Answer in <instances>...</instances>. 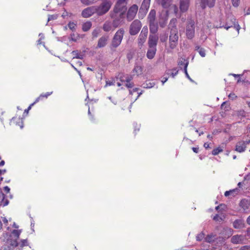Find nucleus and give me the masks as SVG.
Returning <instances> with one entry per match:
<instances>
[{
    "instance_id": "obj_1",
    "label": "nucleus",
    "mask_w": 250,
    "mask_h": 250,
    "mask_svg": "<svg viewBox=\"0 0 250 250\" xmlns=\"http://www.w3.org/2000/svg\"><path fill=\"white\" fill-rule=\"evenodd\" d=\"M21 232V229H14L6 239L7 247L4 250H13L14 248L19 246L18 242Z\"/></svg>"
},
{
    "instance_id": "obj_2",
    "label": "nucleus",
    "mask_w": 250,
    "mask_h": 250,
    "mask_svg": "<svg viewBox=\"0 0 250 250\" xmlns=\"http://www.w3.org/2000/svg\"><path fill=\"white\" fill-rule=\"evenodd\" d=\"M156 13L155 9H151L147 18L150 33L152 34H156L159 28L158 23L156 21Z\"/></svg>"
},
{
    "instance_id": "obj_3",
    "label": "nucleus",
    "mask_w": 250,
    "mask_h": 250,
    "mask_svg": "<svg viewBox=\"0 0 250 250\" xmlns=\"http://www.w3.org/2000/svg\"><path fill=\"white\" fill-rule=\"evenodd\" d=\"M125 34V30L123 28L118 29L114 34L110 44L111 50L117 48L121 44Z\"/></svg>"
},
{
    "instance_id": "obj_4",
    "label": "nucleus",
    "mask_w": 250,
    "mask_h": 250,
    "mask_svg": "<svg viewBox=\"0 0 250 250\" xmlns=\"http://www.w3.org/2000/svg\"><path fill=\"white\" fill-rule=\"evenodd\" d=\"M112 4L110 0H103V2L100 5L95 6L97 15L101 16L106 14L110 9Z\"/></svg>"
},
{
    "instance_id": "obj_5",
    "label": "nucleus",
    "mask_w": 250,
    "mask_h": 250,
    "mask_svg": "<svg viewBox=\"0 0 250 250\" xmlns=\"http://www.w3.org/2000/svg\"><path fill=\"white\" fill-rule=\"evenodd\" d=\"M178 33L176 25L173 26L170 30L169 37V47L171 49H174L178 44Z\"/></svg>"
},
{
    "instance_id": "obj_6",
    "label": "nucleus",
    "mask_w": 250,
    "mask_h": 250,
    "mask_svg": "<svg viewBox=\"0 0 250 250\" xmlns=\"http://www.w3.org/2000/svg\"><path fill=\"white\" fill-rule=\"evenodd\" d=\"M195 27L194 20L192 19L188 20L186 28V36L188 39L191 40L194 37Z\"/></svg>"
},
{
    "instance_id": "obj_7",
    "label": "nucleus",
    "mask_w": 250,
    "mask_h": 250,
    "mask_svg": "<svg viewBox=\"0 0 250 250\" xmlns=\"http://www.w3.org/2000/svg\"><path fill=\"white\" fill-rule=\"evenodd\" d=\"M142 27L141 22L138 20H134L130 24L129 32L132 36L137 35Z\"/></svg>"
},
{
    "instance_id": "obj_8",
    "label": "nucleus",
    "mask_w": 250,
    "mask_h": 250,
    "mask_svg": "<svg viewBox=\"0 0 250 250\" xmlns=\"http://www.w3.org/2000/svg\"><path fill=\"white\" fill-rule=\"evenodd\" d=\"M96 8L95 6H91L84 9L81 13L82 17L88 18L96 13Z\"/></svg>"
},
{
    "instance_id": "obj_9",
    "label": "nucleus",
    "mask_w": 250,
    "mask_h": 250,
    "mask_svg": "<svg viewBox=\"0 0 250 250\" xmlns=\"http://www.w3.org/2000/svg\"><path fill=\"white\" fill-rule=\"evenodd\" d=\"M138 11V6L136 4H133L128 9L127 15L126 19L129 21H131L134 19Z\"/></svg>"
},
{
    "instance_id": "obj_10",
    "label": "nucleus",
    "mask_w": 250,
    "mask_h": 250,
    "mask_svg": "<svg viewBox=\"0 0 250 250\" xmlns=\"http://www.w3.org/2000/svg\"><path fill=\"white\" fill-rule=\"evenodd\" d=\"M159 37L157 34H150L148 37V44L149 47L156 48Z\"/></svg>"
},
{
    "instance_id": "obj_11",
    "label": "nucleus",
    "mask_w": 250,
    "mask_h": 250,
    "mask_svg": "<svg viewBox=\"0 0 250 250\" xmlns=\"http://www.w3.org/2000/svg\"><path fill=\"white\" fill-rule=\"evenodd\" d=\"M124 13H120L119 16L115 18L112 22V26L114 28H117L123 23L124 18Z\"/></svg>"
},
{
    "instance_id": "obj_12",
    "label": "nucleus",
    "mask_w": 250,
    "mask_h": 250,
    "mask_svg": "<svg viewBox=\"0 0 250 250\" xmlns=\"http://www.w3.org/2000/svg\"><path fill=\"white\" fill-rule=\"evenodd\" d=\"M216 0H200V6L203 9L207 7L212 8L214 6Z\"/></svg>"
},
{
    "instance_id": "obj_13",
    "label": "nucleus",
    "mask_w": 250,
    "mask_h": 250,
    "mask_svg": "<svg viewBox=\"0 0 250 250\" xmlns=\"http://www.w3.org/2000/svg\"><path fill=\"white\" fill-rule=\"evenodd\" d=\"M148 33V28L147 26H144L141 31V32L139 35L138 40L140 43H144Z\"/></svg>"
},
{
    "instance_id": "obj_14",
    "label": "nucleus",
    "mask_w": 250,
    "mask_h": 250,
    "mask_svg": "<svg viewBox=\"0 0 250 250\" xmlns=\"http://www.w3.org/2000/svg\"><path fill=\"white\" fill-rule=\"evenodd\" d=\"M189 0H180V10L182 13L188 11L189 6Z\"/></svg>"
},
{
    "instance_id": "obj_15",
    "label": "nucleus",
    "mask_w": 250,
    "mask_h": 250,
    "mask_svg": "<svg viewBox=\"0 0 250 250\" xmlns=\"http://www.w3.org/2000/svg\"><path fill=\"white\" fill-rule=\"evenodd\" d=\"M150 3V0H144L139 10V14L143 12L145 14L147 12Z\"/></svg>"
},
{
    "instance_id": "obj_16",
    "label": "nucleus",
    "mask_w": 250,
    "mask_h": 250,
    "mask_svg": "<svg viewBox=\"0 0 250 250\" xmlns=\"http://www.w3.org/2000/svg\"><path fill=\"white\" fill-rule=\"evenodd\" d=\"M126 9L127 7L125 4H120L119 5H117V3H116L114 7L113 11L115 13L121 12L124 13V15H125Z\"/></svg>"
},
{
    "instance_id": "obj_17",
    "label": "nucleus",
    "mask_w": 250,
    "mask_h": 250,
    "mask_svg": "<svg viewBox=\"0 0 250 250\" xmlns=\"http://www.w3.org/2000/svg\"><path fill=\"white\" fill-rule=\"evenodd\" d=\"M108 40V36H103L98 40L97 48H103L104 47Z\"/></svg>"
},
{
    "instance_id": "obj_18",
    "label": "nucleus",
    "mask_w": 250,
    "mask_h": 250,
    "mask_svg": "<svg viewBox=\"0 0 250 250\" xmlns=\"http://www.w3.org/2000/svg\"><path fill=\"white\" fill-rule=\"evenodd\" d=\"M247 144L245 141L239 142L236 145L235 150L241 153L245 151Z\"/></svg>"
},
{
    "instance_id": "obj_19",
    "label": "nucleus",
    "mask_w": 250,
    "mask_h": 250,
    "mask_svg": "<svg viewBox=\"0 0 250 250\" xmlns=\"http://www.w3.org/2000/svg\"><path fill=\"white\" fill-rule=\"evenodd\" d=\"M243 237L241 235H235L232 236L231 238V242L234 244L242 243Z\"/></svg>"
},
{
    "instance_id": "obj_20",
    "label": "nucleus",
    "mask_w": 250,
    "mask_h": 250,
    "mask_svg": "<svg viewBox=\"0 0 250 250\" xmlns=\"http://www.w3.org/2000/svg\"><path fill=\"white\" fill-rule=\"evenodd\" d=\"M156 48L149 47V49H148L146 53L147 58L150 60L152 59L156 54Z\"/></svg>"
},
{
    "instance_id": "obj_21",
    "label": "nucleus",
    "mask_w": 250,
    "mask_h": 250,
    "mask_svg": "<svg viewBox=\"0 0 250 250\" xmlns=\"http://www.w3.org/2000/svg\"><path fill=\"white\" fill-rule=\"evenodd\" d=\"M233 227L236 229H240L244 227L243 221L240 219L235 220L233 223Z\"/></svg>"
},
{
    "instance_id": "obj_22",
    "label": "nucleus",
    "mask_w": 250,
    "mask_h": 250,
    "mask_svg": "<svg viewBox=\"0 0 250 250\" xmlns=\"http://www.w3.org/2000/svg\"><path fill=\"white\" fill-rule=\"evenodd\" d=\"M132 79V76L126 75L125 79V81L126 82L125 86L128 88H132L134 86L133 83L130 82Z\"/></svg>"
},
{
    "instance_id": "obj_23",
    "label": "nucleus",
    "mask_w": 250,
    "mask_h": 250,
    "mask_svg": "<svg viewBox=\"0 0 250 250\" xmlns=\"http://www.w3.org/2000/svg\"><path fill=\"white\" fill-rule=\"evenodd\" d=\"M239 205L244 210H247L250 207L249 202L246 199H242L240 202Z\"/></svg>"
},
{
    "instance_id": "obj_24",
    "label": "nucleus",
    "mask_w": 250,
    "mask_h": 250,
    "mask_svg": "<svg viewBox=\"0 0 250 250\" xmlns=\"http://www.w3.org/2000/svg\"><path fill=\"white\" fill-rule=\"evenodd\" d=\"M92 26V23L90 21L84 22L82 24V30L84 32L88 31Z\"/></svg>"
},
{
    "instance_id": "obj_25",
    "label": "nucleus",
    "mask_w": 250,
    "mask_h": 250,
    "mask_svg": "<svg viewBox=\"0 0 250 250\" xmlns=\"http://www.w3.org/2000/svg\"><path fill=\"white\" fill-rule=\"evenodd\" d=\"M112 24L108 21H106L103 26V30L105 32H109L111 30Z\"/></svg>"
},
{
    "instance_id": "obj_26",
    "label": "nucleus",
    "mask_w": 250,
    "mask_h": 250,
    "mask_svg": "<svg viewBox=\"0 0 250 250\" xmlns=\"http://www.w3.org/2000/svg\"><path fill=\"white\" fill-rule=\"evenodd\" d=\"M73 56V59H83L84 55L81 52H79L78 50H74L71 52Z\"/></svg>"
},
{
    "instance_id": "obj_27",
    "label": "nucleus",
    "mask_w": 250,
    "mask_h": 250,
    "mask_svg": "<svg viewBox=\"0 0 250 250\" xmlns=\"http://www.w3.org/2000/svg\"><path fill=\"white\" fill-rule=\"evenodd\" d=\"M195 50L198 51L202 57H205L206 56V51L205 49L201 47L199 45L195 46Z\"/></svg>"
},
{
    "instance_id": "obj_28",
    "label": "nucleus",
    "mask_w": 250,
    "mask_h": 250,
    "mask_svg": "<svg viewBox=\"0 0 250 250\" xmlns=\"http://www.w3.org/2000/svg\"><path fill=\"white\" fill-rule=\"evenodd\" d=\"M215 235L212 233L207 235L205 237V241L208 243H212L214 241Z\"/></svg>"
},
{
    "instance_id": "obj_29",
    "label": "nucleus",
    "mask_w": 250,
    "mask_h": 250,
    "mask_svg": "<svg viewBox=\"0 0 250 250\" xmlns=\"http://www.w3.org/2000/svg\"><path fill=\"white\" fill-rule=\"evenodd\" d=\"M172 0H161V4L164 8H167L170 5Z\"/></svg>"
},
{
    "instance_id": "obj_30",
    "label": "nucleus",
    "mask_w": 250,
    "mask_h": 250,
    "mask_svg": "<svg viewBox=\"0 0 250 250\" xmlns=\"http://www.w3.org/2000/svg\"><path fill=\"white\" fill-rule=\"evenodd\" d=\"M19 247L18 249L19 250H22L23 247L28 246V243L27 239H21L20 243H19Z\"/></svg>"
},
{
    "instance_id": "obj_31",
    "label": "nucleus",
    "mask_w": 250,
    "mask_h": 250,
    "mask_svg": "<svg viewBox=\"0 0 250 250\" xmlns=\"http://www.w3.org/2000/svg\"><path fill=\"white\" fill-rule=\"evenodd\" d=\"M167 19L166 17H164L162 19H159L158 25H159L162 28L165 27L167 23Z\"/></svg>"
},
{
    "instance_id": "obj_32",
    "label": "nucleus",
    "mask_w": 250,
    "mask_h": 250,
    "mask_svg": "<svg viewBox=\"0 0 250 250\" xmlns=\"http://www.w3.org/2000/svg\"><path fill=\"white\" fill-rule=\"evenodd\" d=\"M52 93V92H46L45 94H42L38 97L35 101V103H37L39 102V101L43 98H47L49 96H50Z\"/></svg>"
},
{
    "instance_id": "obj_33",
    "label": "nucleus",
    "mask_w": 250,
    "mask_h": 250,
    "mask_svg": "<svg viewBox=\"0 0 250 250\" xmlns=\"http://www.w3.org/2000/svg\"><path fill=\"white\" fill-rule=\"evenodd\" d=\"M16 120H18L19 121L16 122V125L20 126L21 128L22 129L23 128V121L20 118H17L16 117H13L11 120L15 121Z\"/></svg>"
},
{
    "instance_id": "obj_34",
    "label": "nucleus",
    "mask_w": 250,
    "mask_h": 250,
    "mask_svg": "<svg viewBox=\"0 0 250 250\" xmlns=\"http://www.w3.org/2000/svg\"><path fill=\"white\" fill-rule=\"evenodd\" d=\"M155 85L154 82H151L150 81H147L145 83L143 84V87L145 88H150L153 87Z\"/></svg>"
},
{
    "instance_id": "obj_35",
    "label": "nucleus",
    "mask_w": 250,
    "mask_h": 250,
    "mask_svg": "<svg viewBox=\"0 0 250 250\" xmlns=\"http://www.w3.org/2000/svg\"><path fill=\"white\" fill-rule=\"evenodd\" d=\"M68 27L72 31H75L76 30L77 24L73 21H70L67 24Z\"/></svg>"
},
{
    "instance_id": "obj_36",
    "label": "nucleus",
    "mask_w": 250,
    "mask_h": 250,
    "mask_svg": "<svg viewBox=\"0 0 250 250\" xmlns=\"http://www.w3.org/2000/svg\"><path fill=\"white\" fill-rule=\"evenodd\" d=\"M188 62H187L186 64H185V66H184V73L186 75V77L191 82H193V81L192 80V79L190 77V76H189L188 73V71H187V67H188Z\"/></svg>"
},
{
    "instance_id": "obj_37",
    "label": "nucleus",
    "mask_w": 250,
    "mask_h": 250,
    "mask_svg": "<svg viewBox=\"0 0 250 250\" xmlns=\"http://www.w3.org/2000/svg\"><path fill=\"white\" fill-rule=\"evenodd\" d=\"M223 151V149L221 148L220 146H219L217 148L213 149V150L212 151L211 153L213 155L215 156L218 154L220 152H221Z\"/></svg>"
},
{
    "instance_id": "obj_38",
    "label": "nucleus",
    "mask_w": 250,
    "mask_h": 250,
    "mask_svg": "<svg viewBox=\"0 0 250 250\" xmlns=\"http://www.w3.org/2000/svg\"><path fill=\"white\" fill-rule=\"evenodd\" d=\"M168 38V35L166 33L161 34L160 36V40L162 42H165L167 41Z\"/></svg>"
},
{
    "instance_id": "obj_39",
    "label": "nucleus",
    "mask_w": 250,
    "mask_h": 250,
    "mask_svg": "<svg viewBox=\"0 0 250 250\" xmlns=\"http://www.w3.org/2000/svg\"><path fill=\"white\" fill-rule=\"evenodd\" d=\"M171 71V73H167L168 74H170L172 78H174L176 75H177L178 73V70H177V68H172L171 70H169L168 71Z\"/></svg>"
},
{
    "instance_id": "obj_40",
    "label": "nucleus",
    "mask_w": 250,
    "mask_h": 250,
    "mask_svg": "<svg viewBox=\"0 0 250 250\" xmlns=\"http://www.w3.org/2000/svg\"><path fill=\"white\" fill-rule=\"evenodd\" d=\"M203 239H205V233L203 232H201L198 234L196 237V240L197 241H201Z\"/></svg>"
},
{
    "instance_id": "obj_41",
    "label": "nucleus",
    "mask_w": 250,
    "mask_h": 250,
    "mask_svg": "<svg viewBox=\"0 0 250 250\" xmlns=\"http://www.w3.org/2000/svg\"><path fill=\"white\" fill-rule=\"evenodd\" d=\"M187 62L188 63V60L182 59V60H180L178 62V65H179L180 67H181V66H182V65H184V66H185V64Z\"/></svg>"
},
{
    "instance_id": "obj_42",
    "label": "nucleus",
    "mask_w": 250,
    "mask_h": 250,
    "mask_svg": "<svg viewBox=\"0 0 250 250\" xmlns=\"http://www.w3.org/2000/svg\"><path fill=\"white\" fill-rule=\"evenodd\" d=\"M100 32V29H95L92 32V35L93 38H96L98 36V35Z\"/></svg>"
},
{
    "instance_id": "obj_43",
    "label": "nucleus",
    "mask_w": 250,
    "mask_h": 250,
    "mask_svg": "<svg viewBox=\"0 0 250 250\" xmlns=\"http://www.w3.org/2000/svg\"><path fill=\"white\" fill-rule=\"evenodd\" d=\"M58 18L57 15H49L48 17V21H49L52 20H56Z\"/></svg>"
},
{
    "instance_id": "obj_44",
    "label": "nucleus",
    "mask_w": 250,
    "mask_h": 250,
    "mask_svg": "<svg viewBox=\"0 0 250 250\" xmlns=\"http://www.w3.org/2000/svg\"><path fill=\"white\" fill-rule=\"evenodd\" d=\"M232 4L234 7H237L239 6L240 0H231Z\"/></svg>"
},
{
    "instance_id": "obj_45",
    "label": "nucleus",
    "mask_w": 250,
    "mask_h": 250,
    "mask_svg": "<svg viewBox=\"0 0 250 250\" xmlns=\"http://www.w3.org/2000/svg\"><path fill=\"white\" fill-rule=\"evenodd\" d=\"M232 4L234 7H237L239 6L240 0H231Z\"/></svg>"
},
{
    "instance_id": "obj_46",
    "label": "nucleus",
    "mask_w": 250,
    "mask_h": 250,
    "mask_svg": "<svg viewBox=\"0 0 250 250\" xmlns=\"http://www.w3.org/2000/svg\"><path fill=\"white\" fill-rule=\"evenodd\" d=\"M133 126H134V131L136 133V131H139L141 125L140 124L138 125L136 123L134 122L133 123Z\"/></svg>"
},
{
    "instance_id": "obj_47",
    "label": "nucleus",
    "mask_w": 250,
    "mask_h": 250,
    "mask_svg": "<svg viewBox=\"0 0 250 250\" xmlns=\"http://www.w3.org/2000/svg\"><path fill=\"white\" fill-rule=\"evenodd\" d=\"M2 195L3 197V199H2V202L3 203V206H6L8 205L9 201L7 199L4 200L5 195L3 193H2Z\"/></svg>"
},
{
    "instance_id": "obj_48",
    "label": "nucleus",
    "mask_w": 250,
    "mask_h": 250,
    "mask_svg": "<svg viewBox=\"0 0 250 250\" xmlns=\"http://www.w3.org/2000/svg\"><path fill=\"white\" fill-rule=\"evenodd\" d=\"M233 20H234V22L232 23V25H234V28L238 31H239V30H240V25L237 22V23H235V19L233 18Z\"/></svg>"
},
{
    "instance_id": "obj_49",
    "label": "nucleus",
    "mask_w": 250,
    "mask_h": 250,
    "mask_svg": "<svg viewBox=\"0 0 250 250\" xmlns=\"http://www.w3.org/2000/svg\"><path fill=\"white\" fill-rule=\"evenodd\" d=\"M237 189H238V188H236L235 189H234L230 190H229V191H226L225 192L224 195H225V196H228L229 195H230V193L231 192H235Z\"/></svg>"
},
{
    "instance_id": "obj_50",
    "label": "nucleus",
    "mask_w": 250,
    "mask_h": 250,
    "mask_svg": "<svg viewBox=\"0 0 250 250\" xmlns=\"http://www.w3.org/2000/svg\"><path fill=\"white\" fill-rule=\"evenodd\" d=\"M126 76V75H124L123 74H120L118 75V78L121 82H125V79H124V77L125 78Z\"/></svg>"
},
{
    "instance_id": "obj_51",
    "label": "nucleus",
    "mask_w": 250,
    "mask_h": 250,
    "mask_svg": "<svg viewBox=\"0 0 250 250\" xmlns=\"http://www.w3.org/2000/svg\"><path fill=\"white\" fill-rule=\"evenodd\" d=\"M114 83H115V81H106V84L104 86V87H106L107 86H111V85H114Z\"/></svg>"
},
{
    "instance_id": "obj_52",
    "label": "nucleus",
    "mask_w": 250,
    "mask_h": 250,
    "mask_svg": "<svg viewBox=\"0 0 250 250\" xmlns=\"http://www.w3.org/2000/svg\"><path fill=\"white\" fill-rule=\"evenodd\" d=\"M81 2L85 5H89L91 4L90 0H80Z\"/></svg>"
},
{
    "instance_id": "obj_53",
    "label": "nucleus",
    "mask_w": 250,
    "mask_h": 250,
    "mask_svg": "<svg viewBox=\"0 0 250 250\" xmlns=\"http://www.w3.org/2000/svg\"><path fill=\"white\" fill-rule=\"evenodd\" d=\"M126 0H117L116 3H117V5H119L120 4H124L126 5Z\"/></svg>"
},
{
    "instance_id": "obj_54",
    "label": "nucleus",
    "mask_w": 250,
    "mask_h": 250,
    "mask_svg": "<svg viewBox=\"0 0 250 250\" xmlns=\"http://www.w3.org/2000/svg\"><path fill=\"white\" fill-rule=\"evenodd\" d=\"M36 103H35V102L34 103H33L32 104H31L28 107L25 109L24 110V113H28V111L31 108V107L34 104H35Z\"/></svg>"
},
{
    "instance_id": "obj_55",
    "label": "nucleus",
    "mask_w": 250,
    "mask_h": 250,
    "mask_svg": "<svg viewBox=\"0 0 250 250\" xmlns=\"http://www.w3.org/2000/svg\"><path fill=\"white\" fill-rule=\"evenodd\" d=\"M240 250H250V246L248 245H246L242 247Z\"/></svg>"
},
{
    "instance_id": "obj_56",
    "label": "nucleus",
    "mask_w": 250,
    "mask_h": 250,
    "mask_svg": "<svg viewBox=\"0 0 250 250\" xmlns=\"http://www.w3.org/2000/svg\"><path fill=\"white\" fill-rule=\"evenodd\" d=\"M138 71H140V72L142 71L141 67L138 66H135L133 69V71H135L137 73Z\"/></svg>"
},
{
    "instance_id": "obj_57",
    "label": "nucleus",
    "mask_w": 250,
    "mask_h": 250,
    "mask_svg": "<svg viewBox=\"0 0 250 250\" xmlns=\"http://www.w3.org/2000/svg\"><path fill=\"white\" fill-rule=\"evenodd\" d=\"M192 150L193 151L196 153H198L199 152V147H192Z\"/></svg>"
},
{
    "instance_id": "obj_58",
    "label": "nucleus",
    "mask_w": 250,
    "mask_h": 250,
    "mask_svg": "<svg viewBox=\"0 0 250 250\" xmlns=\"http://www.w3.org/2000/svg\"><path fill=\"white\" fill-rule=\"evenodd\" d=\"M10 188L8 186H5L4 187V190L6 192L8 193L10 191Z\"/></svg>"
},
{
    "instance_id": "obj_59",
    "label": "nucleus",
    "mask_w": 250,
    "mask_h": 250,
    "mask_svg": "<svg viewBox=\"0 0 250 250\" xmlns=\"http://www.w3.org/2000/svg\"><path fill=\"white\" fill-rule=\"evenodd\" d=\"M138 88H135L133 89V90H129V93H130V94L132 95V94H133V92H136V91H138Z\"/></svg>"
},
{
    "instance_id": "obj_60",
    "label": "nucleus",
    "mask_w": 250,
    "mask_h": 250,
    "mask_svg": "<svg viewBox=\"0 0 250 250\" xmlns=\"http://www.w3.org/2000/svg\"><path fill=\"white\" fill-rule=\"evenodd\" d=\"M168 80V78L167 77H164L161 81L162 84L163 85Z\"/></svg>"
},
{
    "instance_id": "obj_61",
    "label": "nucleus",
    "mask_w": 250,
    "mask_h": 250,
    "mask_svg": "<svg viewBox=\"0 0 250 250\" xmlns=\"http://www.w3.org/2000/svg\"><path fill=\"white\" fill-rule=\"evenodd\" d=\"M219 218V215L218 214H216L213 218V219L214 220V221H218V218Z\"/></svg>"
},
{
    "instance_id": "obj_62",
    "label": "nucleus",
    "mask_w": 250,
    "mask_h": 250,
    "mask_svg": "<svg viewBox=\"0 0 250 250\" xmlns=\"http://www.w3.org/2000/svg\"><path fill=\"white\" fill-rule=\"evenodd\" d=\"M108 99L110 100L114 104H117V102L113 100L111 96L108 97Z\"/></svg>"
},
{
    "instance_id": "obj_63",
    "label": "nucleus",
    "mask_w": 250,
    "mask_h": 250,
    "mask_svg": "<svg viewBox=\"0 0 250 250\" xmlns=\"http://www.w3.org/2000/svg\"><path fill=\"white\" fill-rule=\"evenodd\" d=\"M204 146L206 148V149H208V148H209V144H208V143H205L204 144Z\"/></svg>"
},
{
    "instance_id": "obj_64",
    "label": "nucleus",
    "mask_w": 250,
    "mask_h": 250,
    "mask_svg": "<svg viewBox=\"0 0 250 250\" xmlns=\"http://www.w3.org/2000/svg\"><path fill=\"white\" fill-rule=\"evenodd\" d=\"M247 235L250 238V228L247 230Z\"/></svg>"
}]
</instances>
